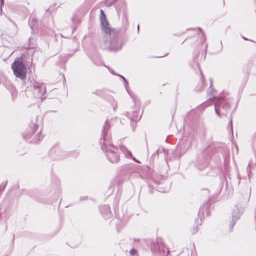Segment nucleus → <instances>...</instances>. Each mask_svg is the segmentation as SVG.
Returning <instances> with one entry per match:
<instances>
[{"mask_svg": "<svg viewBox=\"0 0 256 256\" xmlns=\"http://www.w3.org/2000/svg\"><path fill=\"white\" fill-rule=\"evenodd\" d=\"M14 75L19 78L24 79L26 76V68L22 61L16 60L12 65Z\"/></svg>", "mask_w": 256, "mask_h": 256, "instance_id": "nucleus-1", "label": "nucleus"}, {"mask_svg": "<svg viewBox=\"0 0 256 256\" xmlns=\"http://www.w3.org/2000/svg\"><path fill=\"white\" fill-rule=\"evenodd\" d=\"M100 21L103 31L107 34H110L112 29L109 26V24L106 20V16L102 10H100Z\"/></svg>", "mask_w": 256, "mask_h": 256, "instance_id": "nucleus-2", "label": "nucleus"}, {"mask_svg": "<svg viewBox=\"0 0 256 256\" xmlns=\"http://www.w3.org/2000/svg\"><path fill=\"white\" fill-rule=\"evenodd\" d=\"M106 152H107L106 156L109 160L114 163L116 162L118 160V156L116 152V148L113 146H109L108 148H106Z\"/></svg>", "mask_w": 256, "mask_h": 256, "instance_id": "nucleus-3", "label": "nucleus"}, {"mask_svg": "<svg viewBox=\"0 0 256 256\" xmlns=\"http://www.w3.org/2000/svg\"><path fill=\"white\" fill-rule=\"evenodd\" d=\"M34 86L36 90L39 92L38 96H42L46 92V88L44 86L42 85L40 86L38 84H36Z\"/></svg>", "mask_w": 256, "mask_h": 256, "instance_id": "nucleus-4", "label": "nucleus"}, {"mask_svg": "<svg viewBox=\"0 0 256 256\" xmlns=\"http://www.w3.org/2000/svg\"><path fill=\"white\" fill-rule=\"evenodd\" d=\"M112 4V2H108V0H106L105 1V4L106 6H111Z\"/></svg>", "mask_w": 256, "mask_h": 256, "instance_id": "nucleus-5", "label": "nucleus"}, {"mask_svg": "<svg viewBox=\"0 0 256 256\" xmlns=\"http://www.w3.org/2000/svg\"><path fill=\"white\" fill-rule=\"evenodd\" d=\"M135 253H136V250H135L132 249V250H130V254L131 255H134V254H135Z\"/></svg>", "mask_w": 256, "mask_h": 256, "instance_id": "nucleus-6", "label": "nucleus"}, {"mask_svg": "<svg viewBox=\"0 0 256 256\" xmlns=\"http://www.w3.org/2000/svg\"><path fill=\"white\" fill-rule=\"evenodd\" d=\"M215 110H216V114H217L218 115H219V114H218V112L217 110H216V108Z\"/></svg>", "mask_w": 256, "mask_h": 256, "instance_id": "nucleus-7", "label": "nucleus"}, {"mask_svg": "<svg viewBox=\"0 0 256 256\" xmlns=\"http://www.w3.org/2000/svg\"><path fill=\"white\" fill-rule=\"evenodd\" d=\"M120 46H119L118 48L114 49V50H117L118 49H120Z\"/></svg>", "mask_w": 256, "mask_h": 256, "instance_id": "nucleus-8", "label": "nucleus"}, {"mask_svg": "<svg viewBox=\"0 0 256 256\" xmlns=\"http://www.w3.org/2000/svg\"><path fill=\"white\" fill-rule=\"evenodd\" d=\"M138 28L139 29V25L138 26Z\"/></svg>", "mask_w": 256, "mask_h": 256, "instance_id": "nucleus-9", "label": "nucleus"}, {"mask_svg": "<svg viewBox=\"0 0 256 256\" xmlns=\"http://www.w3.org/2000/svg\"><path fill=\"white\" fill-rule=\"evenodd\" d=\"M2 1V0H1V2Z\"/></svg>", "mask_w": 256, "mask_h": 256, "instance_id": "nucleus-10", "label": "nucleus"}]
</instances>
